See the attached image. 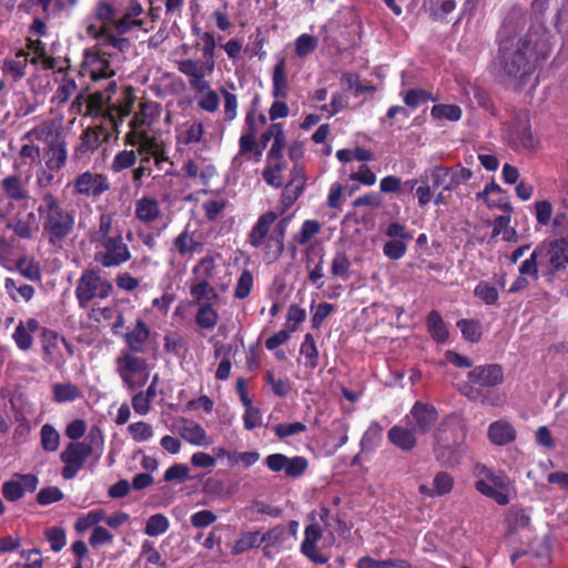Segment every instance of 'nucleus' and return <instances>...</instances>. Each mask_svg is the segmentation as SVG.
Segmentation results:
<instances>
[{
  "mask_svg": "<svg viewBox=\"0 0 568 568\" xmlns=\"http://www.w3.org/2000/svg\"><path fill=\"white\" fill-rule=\"evenodd\" d=\"M525 17L510 11L498 31L497 60L503 73L509 79L526 84L536 70L550 57L551 34L544 22L531 24L528 31L515 41L525 27Z\"/></svg>",
  "mask_w": 568,
  "mask_h": 568,
  "instance_id": "f257e3e1",
  "label": "nucleus"
},
{
  "mask_svg": "<svg viewBox=\"0 0 568 568\" xmlns=\"http://www.w3.org/2000/svg\"><path fill=\"white\" fill-rule=\"evenodd\" d=\"M37 213L42 226V236L55 247H62L75 227V212L52 192H44L39 199Z\"/></svg>",
  "mask_w": 568,
  "mask_h": 568,
  "instance_id": "f03ea898",
  "label": "nucleus"
},
{
  "mask_svg": "<svg viewBox=\"0 0 568 568\" xmlns=\"http://www.w3.org/2000/svg\"><path fill=\"white\" fill-rule=\"evenodd\" d=\"M468 385L464 395L471 400H479L485 406H499L504 396L491 390L505 382V371L500 364L477 365L467 373Z\"/></svg>",
  "mask_w": 568,
  "mask_h": 568,
  "instance_id": "7ed1b4c3",
  "label": "nucleus"
},
{
  "mask_svg": "<svg viewBox=\"0 0 568 568\" xmlns=\"http://www.w3.org/2000/svg\"><path fill=\"white\" fill-rule=\"evenodd\" d=\"M466 433V426L458 415H448L439 423L434 434V455L442 466L459 464Z\"/></svg>",
  "mask_w": 568,
  "mask_h": 568,
  "instance_id": "20e7f679",
  "label": "nucleus"
},
{
  "mask_svg": "<svg viewBox=\"0 0 568 568\" xmlns=\"http://www.w3.org/2000/svg\"><path fill=\"white\" fill-rule=\"evenodd\" d=\"M89 443L71 442L60 454V460L63 463L61 475L64 479H73L83 468L88 457L93 454L94 448L102 449V430L95 426L88 435Z\"/></svg>",
  "mask_w": 568,
  "mask_h": 568,
  "instance_id": "39448f33",
  "label": "nucleus"
},
{
  "mask_svg": "<svg viewBox=\"0 0 568 568\" xmlns=\"http://www.w3.org/2000/svg\"><path fill=\"white\" fill-rule=\"evenodd\" d=\"M112 293V283L109 280L102 278L99 268L84 270L75 286V297L79 306L82 308H85L93 298L104 300Z\"/></svg>",
  "mask_w": 568,
  "mask_h": 568,
  "instance_id": "423d86ee",
  "label": "nucleus"
},
{
  "mask_svg": "<svg viewBox=\"0 0 568 568\" xmlns=\"http://www.w3.org/2000/svg\"><path fill=\"white\" fill-rule=\"evenodd\" d=\"M94 245V262L104 268L119 267L132 258V253L124 242L121 231H116L114 237Z\"/></svg>",
  "mask_w": 568,
  "mask_h": 568,
  "instance_id": "0eeeda50",
  "label": "nucleus"
},
{
  "mask_svg": "<svg viewBox=\"0 0 568 568\" xmlns=\"http://www.w3.org/2000/svg\"><path fill=\"white\" fill-rule=\"evenodd\" d=\"M503 136L507 145L515 152L535 151L540 145V140L534 134L529 120L520 118L507 123Z\"/></svg>",
  "mask_w": 568,
  "mask_h": 568,
  "instance_id": "6e6552de",
  "label": "nucleus"
},
{
  "mask_svg": "<svg viewBox=\"0 0 568 568\" xmlns=\"http://www.w3.org/2000/svg\"><path fill=\"white\" fill-rule=\"evenodd\" d=\"M426 180H430L433 189H443V191H454L460 184L471 179L470 169L457 166L435 165L425 171Z\"/></svg>",
  "mask_w": 568,
  "mask_h": 568,
  "instance_id": "1a4fd4ad",
  "label": "nucleus"
},
{
  "mask_svg": "<svg viewBox=\"0 0 568 568\" xmlns=\"http://www.w3.org/2000/svg\"><path fill=\"white\" fill-rule=\"evenodd\" d=\"M538 253L548 262L546 276L552 278L568 265V235L554 240H545L537 245Z\"/></svg>",
  "mask_w": 568,
  "mask_h": 568,
  "instance_id": "9d476101",
  "label": "nucleus"
},
{
  "mask_svg": "<svg viewBox=\"0 0 568 568\" xmlns=\"http://www.w3.org/2000/svg\"><path fill=\"white\" fill-rule=\"evenodd\" d=\"M111 53L101 49V45H93L84 49L82 54L81 70L89 74L93 81L110 79L115 72L110 63Z\"/></svg>",
  "mask_w": 568,
  "mask_h": 568,
  "instance_id": "9b49d317",
  "label": "nucleus"
},
{
  "mask_svg": "<svg viewBox=\"0 0 568 568\" xmlns=\"http://www.w3.org/2000/svg\"><path fill=\"white\" fill-rule=\"evenodd\" d=\"M480 474L485 475L490 484L485 479L477 480L475 484L477 491L495 500L500 506L507 505L509 503L508 477L501 471L495 473L485 466L480 469Z\"/></svg>",
  "mask_w": 568,
  "mask_h": 568,
  "instance_id": "f8f14e48",
  "label": "nucleus"
},
{
  "mask_svg": "<svg viewBox=\"0 0 568 568\" xmlns=\"http://www.w3.org/2000/svg\"><path fill=\"white\" fill-rule=\"evenodd\" d=\"M180 73L189 78L191 89L196 93H207L213 91L206 77L211 75L214 71L213 67L202 65L201 60L185 59L176 62Z\"/></svg>",
  "mask_w": 568,
  "mask_h": 568,
  "instance_id": "ddd939ff",
  "label": "nucleus"
},
{
  "mask_svg": "<svg viewBox=\"0 0 568 568\" xmlns=\"http://www.w3.org/2000/svg\"><path fill=\"white\" fill-rule=\"evenodd\" d=\"M110 139V131L103 122L85 128L79 138V143L74 148L73 156H82L95 152L103 142Z\"/></svg>",
  "mask_w": 568,
  "mask_h": 568,
  "instance_id": "4468645a",
  "label": "nucleus"
},
{
  "mask_svg": "<svg viewBox=\"0 0 568 568\" xmlns=\"http://www.w3.org/2000/svg\"><path fill=\"white\" fill-rule=\"evenodd\" d=\"M135 100V89L132 85H125L122 88L116 102L109 105L108 123L115 132L119 133L120 125L131 114Z\"/></svg>",
  "mask_w": 568,
  "mask_h": 568,
  "instance_id": "2eb2a0df",
  "label": "nucleus"
},
{
  "mask_svg": "<svg viewBox=\"0 0 568 568\" xmlns=\"http://www.w3.org/2000/svg\"><path fill=\"white\" fill-rule=\"evenodd\" d=\"M438 419V412L432 404L416 402L409 414L406 415L407 424L420 435H425L434 427Z\"/></svg>",
  "mask_w": 568,
  "mask_h": 568,
  "instance_id": "dca6fc26",
  "label": "nucleus"
},
{
  "mask_svg": "<svg viewBox=\"0 0 568 568\" xmlns=\"http://www.w3.org/2000/svg\"><path fill=\"white\" fill-rule=\"evenodd\" d=\"M110 187V182L105 175L90 171L79 174L74 180L75 193L87 197L98 199Z\"/></svg>",
  "mask_w": 568,
  "mask_h": 568,
  "instance_id": "f3484780",
  "label": "nucleus"
},
{
  "mask_svg": "<svg viewBox=\"0 0 568 568\" xmlns=\"http://www.w3.org/2000/svg\"><path fill=\"white\" fill-rule=\"evenodd\" d=\"M267 123V116L263 112L247 110L245 113L243 132L239 139V154L247 155V151L255 145L260 128Z\"/></svg>",
  "mask_w": 568,
  "mask_h": 568,
  "instance_id": "a211bd4d",
  "label": "nucleus"
},
{
  "mask_svg": "<svg viewBox=\"0 0 568 568\" xmlns=\"http://www.w3.org/2000/svg\"><path fill=\"white\" fill-rule=\"evenodd\" d=\"M39 485V478L34 474L16 473L12 479L2 485L3 497L11 503L18 501L24 495V491L33 493Z\"/></svg>",
  "mask_w": 568,
  "mask_h": 568,
  "instance_id": "6ab92c4d",
  "label": "nucleus"
},
{
  "mask_svg": "<svg viewBox=\"0 0 568 568\" xmlns=\"http://www.w3.org/2000/svg\"><path fill=\"white\" fill-rule=\"evenodd\" d=\"M123 341L130 352L146 354L150 351L151 328L143 318L138 317L123 335Z\"/></svg>",
  "mask_w": 568,
  "mask_h": 568,
  "instance_id": "aec40b11",
  "label": "nucleus"
},
{
  "mask_svg": "<svg viewBox=\"0 0 568 568\" xmlns=\"http://www.w3.org/2000/svg\"><path fill=\"white\" fill-rule=\"evenodd\" d=\"M323 536L322 528L318 524H310L305 527L304 539L301 544V554L306 557L311 562L317 565L327 564L329 558L323 555L317 542Z\"/></svg>",
  "mask_w": 568,
  "mask_h": 568,
  "instance_id": "412c9836",
  "label": "nucleus"
},
{
  "mask_svg": "<svg viewBox=\"0 0 568 568\" xmlns=\"http://www.w3.org/2000/svg\"><path fill=\"white\" fill-rule=\"evenodd\" d=\"M118 84L111 81L106 88V93L97 91L91 93L87 101V114L94 119H102L103 123L108 122L106 112L111 103V93H115Z\"/></svg>",
  "mask_w": 568,
  "mask_h": 568,
  "instance_id": "4be33fe9",
  "label": "nucleus"
},
{
  "mask_svg": "<svg viewBox=\"0 0 568 568\" xmlns=\"http://www.w3.org/2000/svg\"><path fill=\"white\" fill-rule=\"evenodd\" d=\"M277 219L278 214L274 211H267L260 215L247 235V243L254 248L267 244L271 229Z\"/></svg>",
  "mask_w": 568,
  "mask_h": 568,
  "instance_id": "5701e85b",
  "label": "nucleus"
},
{
  "mask_svg": "<svg viewBox=\"0 0 568 568\" xmlns=\"http://www.w3.org/2000/svg\"><path fill=\"white\" fill-rule=\"evenodd\" d=\"M487 437L495 446H506L516 440L517 430L507 419H498L488 426Z\"/></svg>",
  "mask_w": 568,
  "mask_h": 568,
  "instance_id": "b1692460",
  "label": "nucleus"
},
{
  "mask_svg": "<svg viewBox=\"0 0 568 568\" xmlns=\"http://www.w3.org/2000/svg\"><path fill=\"white\" fill-rule=\"evenodd\" d=\"M29 63L37 64L38 59H29V53L24 50H19L13 58L6 59L2 64V72L12 79L13 82L22 80L26 75V69Z\"/></svg>",
  "mask_w": 568,
  "mask_h": 568,
  "instance_id": "393cba45",
  "label": "nucleus"
},
{
  "mask_svg": "<svg viewBox=\"0 0 568 568\" xmlns=\"http://www.w3.org/2000/svg\"><path fill=\"white\" fill-rule=\"evenodd\" d=\"M178 432L185 442L194 446H209L212 443L205 429L192 419L182 418Z\"/></svg>",
  "mask_w": 568,
  "mask_h": 568,
  "instance_id": "a878e982",
  "label": "nucleus"
},
{
  "mask_svg": "<svg viewBox=\"0 0 568 568\" xmlns=\"http://www.w3.org/2000/svg\"><path fill=\"white\" fill-rule=\"evenodd\" d=\"M455 485L454 477L447 471H438L433 479V487L420 485L418 491L425 497H440L448 495Z\"/></svg>",
  "mask_w": 568,
  "mask_h": 568,
  "instance_id": "bb28decb",
  "label": "nucleus"
},
{
  "mask_svg": "<svg viewBox=\"0 0 568 568\" xmlns=\"http://www.w3.org/2000/svg\"><path fill=\"white\" fill-rule=\"evenodd\" d=\"M44 159L45 165L50 171L58 172L65 165L68 159V151L64 136L47 145V149L44 151Z\"/></svg>",
  "mask_w": 568,
  "mask_h": 568,
  "instance_id": "cd10ccee",
  "label": "nucleus"
},
{
  "mask_svg": "<svg viewBox=\"0 0 568 568\" xmlns=\"http://www.w3.org/2000/svg\"><path fill=\"white\" fill-rule=\"evenodd\" d=\"M6 226L12 230L14 235L22 240H31L38 231L36 214L33 212H29L26 216H14Z\"/></svg>",
  "mask_w": 568,
  "mask_h": 568,
  "instance_id": "c85d7f7f",
  "label": "nucleus"
},
{
  "mask_svg": "<svg viewBox=\"0 0 568 568\" xmlns=\"http://www.w3.org/2000/svg\"><path fill=\"white\" fill-rule=\"evenodd\" d=\"M63 135L59 131V129L51 121H42L40 124L31 129L23 135V140H29L30 142L40 141L45 143L47 145L55 142Z\"/></svg>",
  "mask_w": 568,
  "mask_h": 568,
  "instance_id": "c756f323",
  "label": "nucleus"
},
{
  "mask_svg": "<svg viewBox=\"0 0 568 568\" xmlns=\"http://www.w3.org/2000/svg\"><path fill=\"white\" fill-rule=\"evenodd\" d=\"M416 434L413 427L406 428L395 425L388 430L387 437L394 446L404 452H410L417 444Z\"/></svg>",
  "mask_w": 568,
  "mask_h": 568,
  "instance_id": "7c9ffc66",
  "label": "nucleus"
},
{
  "mask_svg": "<svg viewBox=\"0 0 568 568\" xmlns=\"http://www.w3.org/2000/svg\"><path fill=\"white\" fill-rule=\"evenodd\" d=\"M59 341L61 336L55 331L48 327L41 328L40 343L43 352L42 359L45 363L52 364L59 356Z\"/></svg>",
  "mask_w": 568,
  "mask_h": 568,
  "instance_id": "2f4dec72",
  "label": "nucleus"
},
{
  "mask_svg": "<svg viewBox=\"0 0 568 568\" xmlns=\"http://www.w3.org/2000/svg\"><path fill=\"white\" fill-rule=\"evenodd\" d=\"M135 217L145 224L155 222L160 215V204L154 197L142 196L135 202Z\"/></svg>",
  "mask_w": 568,
  "mask_h": 568,
  "instance_id": "473e14b6",
  "label": "nucleus"
},
{
  "mask_svg": "<svg viewBox=\"0 0 568 568\" xmlns=\"http://www.w3.org/2000/svg\"><path fill=\"white\" fill-rule=\"evenodd\" d=\"M190 295L196 305H217L220 294L211 283H190Z\"/></svg>",
  "mask_w": 568,
  "mask_h": 568,
  "instance_id": "72a5a7b5",
  "label": "nucleus"
},
{
  "mask_svg": "<svg viewBox=\"0 0 568 568\" xmlns=\"http://www.w3.org/2000/svg\"><path fill=\"white\" fill-rule=\"evenodd\" d=\"M1 191L11 202H21L29 199V192L18 175H8L0 181Z\"/></svg>",
  "mask_w": 568,
  "mask_h": 568,
  "instance_id": "f704fd0d",
  "label": "nucleus"
},
{
  "mask_svg": "<svg viewBox=\"0 0 568 568\" xmlns=\"http://www.w3.org/2000/svg\"><path fill=\"white\" fill-rule=\"evenodd\" d=\"M288 91L286 62L284 59H280L272 73V95L274 99H286L288 97Z\"/></svg>",
  "mask_w": 568,
  "mask_h": 568,
  "instance_id": "c9c22d12",
  "label": "nucleus"
},
{
  "mask_svg": "<svg viewBox=\"0 0 568 568\" xmlns=\"http://www.w3.org/2000/svg\"><path fill=\"white\" fill-rule=\"evenodd\" d=\"M216 274L214 256L205 255L192 267L191 283H211Z\"/></svg>",
  "mask_w": 568,
  "mask_h": 568,
  "instance_id": "e433bc0d",
  "label": "nucleus"
},
{
  "mask_svg": "<svg viewBox=\"0 0 568 568\" xmlns=\"http://www.w3.org/2000/svg\"><path fill=\"white\" fill-rule=\"evenodd\" d=\"M138 353L126 352L122 353L120 357L116 358V364L119 365L118 372L119 374H129L133 375L136 373L145 372L148 368V362L143 357L136 356Z\"/></svg>",
  "mask_w": 568,
  "mask_h": 568,
  "instance_id": "4c0bfd02",
  "label": "nucleus"
},
{
  "mask_svg": "<svg viewBox=\"0 0 568 568\" xmlns=\"http://www.w3.org/2000/svg\"><path fill=\"white\" fill-rule=\"evenodd\" d=\"M144 12L142 4L138 0H130L123 16L115 21L114 28L119 36H123L132 30L131 21H134Z\"/></svg>",
  "mask_w": 568,
  "mask_h": 568,
  "instance_id": "58836bf2",
  "label": "nucleus"
},
{
  "mask_svg": "<svg viewBox=\"0 0 568 568\" xmlns=\"http://www.w3.org/2000/svg\"><path fill=\"white\" fill-rule=\"evenodd\" d=\"M426 324L428 333L435 342L444 344L448 341L449 332L438 311L433 310L428 313Z\"/></svg>",
  "mask_w": 568,
  "mask_h": 568,
  "instance_id": "ea45409f",
  "label": "nucleus"
},
{
  "mask_svg": "<svg viewBox=\"0 0 568 568\" xmlns=\"http://www.w3.org/2000/svg\"><path fill=\"white\" fill-rule=\"evenodd\" d=\"M158 104L152 101H142L139 103V111L133 115L129 122L130 129L145 130L150 126L155 118L154 110Z\"/></svg>",
  "mask_w": 568,
  "mask_h": 568,
  "instance_id": "a19ab883",
  "label": "nucleus"
},
{
  "mask_svg": "<svg viewBox=\"0 0 568 568\" xmlns=\"http://www.w3.org/2000/svg\"><path fill=\"white\" fill-rule=\"evenodd\" d=\"M311 254H314L315 256H317L318 262L314 266V268L308 273V281L312 284H316L317 288H321L323 286V283L318 284V281L324 277L323 267H324L325 252H324L323 246H321V245H316V244L308 245L307 248L305 250L307 265H310V255Z\"/></svg>",
  "mask_w": 568,
  "mask_h": 568,
  "instance_id": "79ce46f5",
  "label": "nucleus"
},
{
  "mask_svg": "<svg viewBox=\"0 0 568 568\" xmlns=\"http://www.w3.org/2000/svg\"><path fill=\"white\" fill-rule=\"evenodd\" d=\"M215 306L210 304L197 305L194 321L200 328L212 331L216 326L220 315Z\"/></svg>",
  "mask_w": 568,
  "mask_h": 568,
  "instance_id": "37998d69",
  "label": "nucleus"
},
{
  "mask_svg": "<svg viewBox=\"0 0 568 568\" xmlns=\"http://www.w3.org/2000/svg\"><path fill=\"white\" fill-rule=\"evenodd\" d=\"M290 223V217H283L274 225L273 232L271 233L266 247L271 250L274 246V257H278L284 250V239L286 230Z\"/></svg>",
  "mask_w": 568,
  "mask_h": 568,
  "instance_id": "c03bdc74",
  "label": "nucleus"
},
{
  "mask_svg": "<svg viewBox=\"0 0 568 568\" xmlns=\"http://www.w3.org/2000/svg\"><path fill=\"white\" fill-rule=\"evenodd\" d=\"M141 558L145 568H168V561L162 557L151 540H144L141 547Z\"/></svg>",
  "mask_w": 568,
  "mask_h": 568,
  "instance_id": "a18cd8bd",
  "label": "nucleus"
},
{
  "mask_svg": "<svg viewBox=\"0 0 568 568\" xmlns=\"http://www.w3.org/2000/svg\"><path fill=\"white\" fill-rule=\"evenodd\" d=\"M53 400L55 403L74 402L82 397L79 387L72 383H55L52 386Z\"/></svg>",
  "mask_w": 568,
  "mask_h": 568,
  "instance_id": "49530a36",
  "label": "nucleus"
},
{
  "mask_svg": "<svg viewBox=\"0 0 568 568\" xmlns=\"http://www.w3.org/2000/svg\"><path fill=\"white\" fill-rule=\"evenodd\" d=\"M264 544L263 535L260 531H247L241 535L232 547L233 555L244 554Z\"/></svg>",
  "mask_w": 568,
  "mask_h": 568,
  "instance_id": "de8ad7c7",
  "label": "nucleus"
},
{
  "mask_svg": "<svg viewBox=\"0 0 568 568\" xmlns=\"http://www.w3.org/2000/svg\"><path fill=\"white\" fill-rule=\"evenodd\" d=\"M200 246L201 244L195 241L189 227H185L183 232L173 240V247L181 256L192 255Z\"/></svg>",
  "mask_w": 568,
  "mask_h": 568,
  "instance_id": "09e8293b",
  "label": "nucleus"
},
{
  "mask_svg": "<svg viewBox=\"0 0 568 568\" xmlns=\"http://www.w3.org/2000/svg\"><path fill=\"white\" fill-rule=\"evenodd\" d=\"M113 232V217L109 213H102L99 217L98 229L90 235V241L93 244L105 242L106 239L114 237Z\"/></svg>",
  "mask_w": 568,
  "mask_h": 568,
  "instance_id": "8fccbe9b",
  "label": "nucleus"
},
{
  "mask_svg": "<svg viewBox=\"0 0 568 568\" xmlns=\"http://www.w3.org/2000/svg\"><path fill=\"white\" fill-rule=\"evenodd\" d=\"M282 123H271L268 128L260 135L258 141L255 139V145L247 151V154H253L255 162H260L263 151L266 149L271 140H274L277 129Z\"/></svg>",
  "mask_w": 568,
  "mask_h": 568,
  "instance_id": "3c124183",
  "label": "nucleus"
},
{
  "mask_svg": "<svg viewBox=\"0 0 568 568\" xmlns=\"http://www.w3.org/2000/svg\"><path fill=\"white\" fill-rule=\"evenodd\" d=\"M17 271L27 280L38 282L41 281V268L38 262L28 256H21L16 262Z\"/></svg>",
  "mask_w": 568,
  "mask_h": 568,
  "instance_id": "603ef678",
  "label": "nucleus"
},
{
  "mask_svg": "<svg viewBox=\"0 0 568 568\" xmlns=\"http://www.w3.org/2000/svg\"><path fill=\"white\" fill-rule=\"evenodd\" d=\"M403 101L406 106L416 109L428 101H437V97L424 89L415 88L403 93Z\"/></svg>",
  "mask_w": 568,
  "mask_h": 568,
  "instance_id": "864d4df0",
  "label": "nucleus"
},
{
  "mask_svg": "<svg viewBox=\"0 0 568 568\" xmlns=\"http://www.w3.org/2000/svg\"><path fill=\"white\" fill-rule=\"evenodd\" d=\"M351 261L345 251H336L331 263V274L343 281L348 280Z\"/></svg>",
  "mask_w": 568,
  "mask_h": 568,
  "instance_id": "5fc2aeb1",
  "label": "nucleus"
},
{
  "mask_svg": "<svg viewBox=\"0 0 568 568\" xmlns=\"http://www.w3.org/2000/svg\"><path fill=\"white\" fill-rule=\"evenodd\" d=\"M301 355L306 359L305 365L312 369L318 366V349L314 336L311 333L305 334L300 348Z\"/></svg>",
  "mask_w": 568,
  "mask_h": 568,
  "instance_id": "6e6d98bb",
  "label": "nucleus"
},
{
  "mask_svg": "<svg viewBox=\"0 0 568 568\" xmlns=\"http://www.w3.org/2000/svg\"><path fill=\"white\" fill-rule=\"evenodd\" d=\"M383 438V427L378 422H372L361 439L362 450L375 449Z\"/></svg>",
  "mask_w": 568,
  "mask_h": 568,
  "instance_id": "4d7b16f0",
  "label": "nucleus"
},
{
  "mask_svg": "<svg viewBox=\"0 0 568 568\" xmlns=\"http://www.w3.org/2000/svg\"><path fill=\"white\" fill-rule=\"evenodd\" d=\"M430 115L435 120L456 122L462 119L463 110L457 104H435L430 110Z\"/></svg>",
  "mask_w": 568,
  "mask_h": 568,
  "instance_id": "13d9d810",
  "label": "nucleus"
},
{
  "mask_svg": "<svg viewBox=\"0 0 568 568\" xmlns=\"http://www.w3.org/2000/svg\"><path fill=\"white\" fill-rule=\"evenodd\" d=\"M456 326L459 328L464 339L478 343L481 338V326L478 321L462 318L457 322Z\"/></svg>",
  "mask_w": 568,
  "mask_h": 568,
  "instance_id": "bf43d9fd",
  "label": "nucleus"
},
{
  "mask_svg": "<svg viewBox=\"0 0 568 568\" xmlns=\"http://www.w3.org/2000/svg\"><path fill=\"white\" fill-rule=\"evenodd\" d=\"M423 6L433 18H442L450 13L456 7L455 0H424Z\"/></svg>",
  "mask_w": 568,
  "mask_h": 568,
  "instance_id": "052dcab7",
  "label": "nucleus"
},
{
  "mask_svg": "<svg viewBox=\"0 0 568 568\" xmlns=\"http://www.w3.org/2000/svg\"><path fill=\"white\" fill-rule=\"evenodd\" d=\"M264 538V555L268 556L267 549L281 545L287 537V529L284 525H276L262 534Z\"/></svg>",
  "mask_w": 568,
  "mask_h": 568,
  "instance_id": "680f3d73",
  "label": "nucleus"
},
{
  "mask_svg": "<svg viewBox=\"0 0 568 568\" xmlns=\"http://www.w3.org/2000/svg\"><path fill=\"white\" fill-rule=\"evenodd\" d=\"M41 446L45 452H55L60 445V435L50 424H44L40 430Z\"/></svg>",
  "mask_w": 568,
  "mask_h": 568,
  "instance_id": "e2e57ef3",
  "label": "nucleus"
},
{
  "mask_svg": "<svg viewBox=\"0 0 568 568\" xmlns=\"http://www.w3.org/2000/svg\"><path fill=\"white\" fill-rule=\"evenodd\" d=\"M474 295L483 301L486 305H496L499 298L497 288L487 281H480L476 285Z\"/></svg>",
  "mask_w": 568,
  "mask_h": 568,
  "instance_id": "0e129e2a",
  "label": "nucleus"
},
{
  "mask_svg": "<svg viewBox=\"0 0 568 568\" xmlns=\"http://www.w3.org/2000/svg\"><path fill=\"white\" fill-rule=\"evenodd\" d=\"M105 518V510L93 509L77 519L74 528L77 531H85L91 527L98 526V524Z\"/></svg>",
  "mask_w": 568,
  "mask_h": 568,
  "instance_id": "69168bd1",
  "label": "nucleus"
},
{
  "mask_svg": "<svg viewBox=\"0 0 568 568\" xmlns=\"http://www.w3.org/2000/svg\"><path fill=\"white\" fill-rule=\"evenodd\" d=\"M170 527L169 519L162 514H155L148 518L144 532L148 536L155 537L164 534Z\"/></svg>",
  "mask_w": 568,
  "mask_h": 568,
  "instance_id": "338daca9",
  "label": "nucleus"
},
{
  "mask_svg": "<svg viewBox=\"0 0 568 568\" xmlns=\"http://www.w3.org/2000/svg\"><path fill=\"white\" fill-rule=\"evenodd\" d=\"M136 152L133 150H123L118 152L111 163L113 172H121L129 168H132L136 163Z\"/></svg>",
  "mask_w": 568,
  "mask_h": 568,
  "instance_id": "774afa93",
  "label": "nucleus"
}]
</instances>
